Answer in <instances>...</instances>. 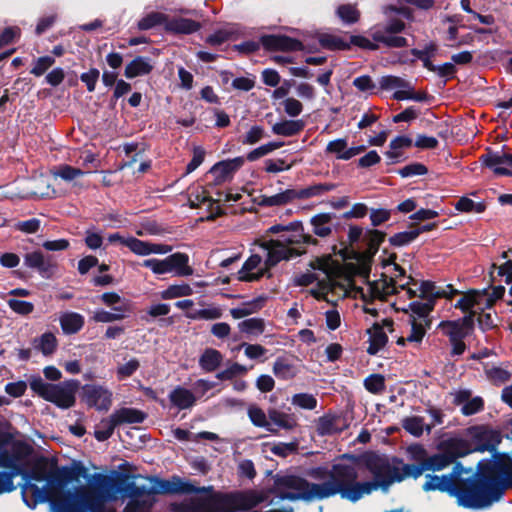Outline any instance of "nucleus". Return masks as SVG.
<instances>
[{
	"label": "nucleus",
	"instance_id": "nucleus-4",
	"mask_svg": "<svg viewBox=\"0 0 512 512\" xmlns=\"http://www.w3.org/2000/svg\"><path fill=\"white\" fill-rule=\"evenodd\" d=\"M26 482L46 481L49 488H64L72 481H78L80 477H87V468L81 461H73L71 466L58 467L56 460L47 457L37 459L32 467L25 473Z\"/></svg>",
	"mask_w": 512,
	"mask_h": 512
},
{
	"label": "nucleus",
	"instance_id": "nucleus-34",
	"mask_svg": "<svg viewBox=\"0 0 512 512\" xmlns=\"http://www.w3.org/2000/svg\"><path fill=\"white\" fill-rule=\"evenodd\" d=\"M305 127L303 120H284L272 126V132L276 135L291 137L299 134Z\"/></svg>",
	"mask_w": 512,
	"mask_h": 512
},
{
	"label": "nucleus",
	"instance_id": "nucleus-41",
	"mask_svg": "<svg viewBox=\"0 0 512 512\" xmlns=\"http://www.w3.org/2000/svg\"><path fill=\"white\" fill-rule=\"evenodd\" d=\"M242 333L252 336H259L265 330V322L262 318H249L238 324Z\"/></svg>",
	"mask_w": 512,
	"mask_h": 512
},
{
	"label": "nucleus",
	"instance_id": "nucleus-36",
	"mask_svg": "<svg viewBox=\"0 0 512 512\" xmlns=\"http://www.w3.org/2000/svg\"><path fill=\"white\" fill-rule=\"evenodd\" d=\"M424 471H428L425 459L417 464H405L402 462V464L399 465V482H402L407 477L417 479L423 474Z\"/></svg>",
	"mask_w": 512,
	"mask_h": 512
},
{
	"label": "nucleus",
	"instance_id": "nucleus-9",
	"mask_svg": "<svg viewBox=\"0 0 512 512\" xmlns=\"http://www.w3.org/2000/svg\"><path fill=\"white\" fill-rule=\"evenodd\" d=\"M327 475L329 480L320 483V486H316L317 491L323 495V499L339 494L342 499L347 500L351 487H353L358 479L356 467L349 464L336 463L332 465Z\"/></svg>",
	"mask_w": 512,
	"mask_h": 512
},
{
	"label": "nucleus",
	"instance_id": "nucleus-55",
	"mask_svg": "<svg viewBox=\"0 0 512 512\" xmlns=\"http://www.w3.org/2000/svg\"><path fill=\"white\" fill-rule=\"evenodd\" d=\"M235 33L231 30L227 29H219L215 31L213 34L207 36L205 42L210 46H219L224 42L234 39Z\"/></svg>",
	"mask_w": 512,
	"mask_h": 512
},
{
	"label": "nucleus",
	"instance_id": "nucleus-13",
	"mask_svg": "<svg viewBox=\"0 0 512 512\" xmlns=\"http://www.w3.org/2000/svg\"><path fill=\"white\" fill-rule=\"evenodd\" d=\"M318 41L322 48L330 51H348L352 45L369 51L379 49L378 44L372 43L369 38L362 35H351L350 40L346 41L340 36L323 33L320 34Z\"/></svg>",
	"mask_w": 512,
	"mask_h": 512
},
{
	"label": "nucleus",
	"instance_id": "nucleus-53",
	"mask_svg": "<svg viewBox=\"0 0 512 512\" xmlns=\"http://www.w3.org/2000/svg\"><path fill=\"white\" fill-rule=\"evenodd\" d=\"M35 347L44 355H51L56 350L57 339L53 333L46 332L40 336L39 343Z\"/></svg>",
	"mask_w": 512,
	"mask_h": 512
},
{
	"label": "nucleus",
	"instance_id": "nucleus-15",
	"mask_svg": "<svg viewBox=\"0 0 512 512\" xmlns=\"http://www.w3.org/2000/svg\"><path fill=\"white\" fill-rule=\"evenodd\" d=\"M228 504L223 495L212 497H194L181 502L175 508L176 512H225L223 506Z\"/></svg>",
	"mask_w": 512,
	"mask_h": 512
},
{
	"label": "nucleus",
	"instance_id": "nucleus-19",
	"mask_svg": "<svg viewBox=\"0 0 512 512\" xmlns=\"http://www.w3.org/2000/svg\"><path fill=\"white\" fill-rule=\"evenodd\" d=\"M262 247L268 251L265 259V265L273 268L282 260H290L293 257L302 255L305 251L296 248L285 247L281 240L270 239L262 244Z\"/></svg>",
	"mask_w": 512,
	"mask_h": 512
},
{
	"label": "nucleus",
	"instance_id": "nucleus-10",
	"mask_svg": "<svg viewBox=\"0 0 512 512\" xmlns=\"http://www.w3.org/2000/svg\"><path fill=\"white\" fill-rule=\"evenodd\" d=\"M470 439L456 437L457 441H461L468 450L467 455L473 452H490L499 453L498 445L502 441V435L498 430H494L484 425L472 426L467 429Z\"/></svg>",
	"mask_w": 512,
	"mask_h": 512
},
{
	"label": "nucleus",
	"instance_id": "nucleus-25",
	"mask_svg": "<svg viewBox=\"0 0 512 512\" xmlns=\"http://www.w3.org/2000/svg\"><path fill=\"white\" fill-rule=\"evenodd\" d=\"M486 295L487 288L481 290L470 289L455 303L454 307L466 314H470V312H475L473 307L481 304L482 299H484Z\"/></svg>",
	"mask_w": 512,
	"mask_h": 512
},
{
	"label": "nucleus",
	"instance_id": "nucleus-49",
	"mask_svg": "<svg viewBox=\"0 0 512 512\" xmlns=\"http://www.w3.org/2000/svg\"><path fill=\"white\" fill-rule=\"evenodd\" d=\"M335 183H318L309 187L301 189L303 199H309L315 196H320L326 192L332 191L336 188Z\"/></svg>",
	"mask_w": 512,
	"mask_h": 512
},
{
	"label": "nucleus",
	"instance_id": "nucleus-46",
	"mask_svg": "<svg viewBox=\"0 0 512 512\" xmlns=\"http://www.w3.org/2000/svg\"><path fill=\"white\" fill-rule=\"evenodd\" d=\"M387 234L378 229H366L362 237L363 243L367 247L380 248V245L385 241Z\"/></svg>",
	"mask_w": 512,
	"mask_h": 512
},
{
	"label": "nucleus",
	"instance_id": "nucleus-2",
	"mask_svg": "<svg viewBox=\"0 0 512 512\" xmlns=\"http://www.w3.org/2000/svg\"><path fill=\"white\" fill-rule=\"evenodd\" d=\"M93 482L88 486L78 487V497L88 512H104L103 504L111 499L116 493L125 497L139 499L145 495H154L152 487L145 485L138 486L134 481L129 480L127 474H116L115 477L95 473L92 475Z\"/></svg>",
	"mask_w": 512,
	"mask_h": 512
},
{
	"label": "nucleus",
	"instance_id": "nucleus-44",
	"mask_svg": "<svg viewBox=\"0 0 512 512\" xmlns=\"http://www.w3.org/2000/svg\"><path fill=\"white\" fill-rule=\"evenodd\" d=\"M268 417L271 421V424L286 430H290L296 425L295 421L291 418L290 415L276 409L269 410Z\"/></svg>",
	"mask_w": 512,
	"mask_h": 512
},
{
	"label": "nucleus",
	"instance_id": "nucleus-24",
	"mask_svg": "<svg viewBox=\"0 0 512 512\" xmlns=\"http://www.w3.org/2000/svg\"><path fill=\"white\" fill-rule=\"evenodd\" d=\"M170 403L179 410L189 409L196 403V397L189 389L176 386L168 395Z\"/></svg>",
	"mask_w": 512,
	"mask_h": 512
},
{
	"label": "nucleus",
	"instance_id": "nucleus-26",
	"mask_svg": "<svg viewBox=\"0 0 512 512\" xmlns=\"http://www.w3.org/2000/svg\"><path fill=\"white\" fill-rule=\"evenodd\" d=\"M369 334V346L367 353L369 355H376L388 342V336L383 330V325L375 322L370 329L367 330Z\"/></svg>",
	"mask_w": 512,
	"mask_h": 512
},
{
	"label": "nucleus",
	"instance_id": "nucleus-40",
	"mask_svg": "<svg viewBox=\"0 0 512 512\" xmlns=\"http://www.w3.org/2000/svg\"><path fill=\"white\" fill-rule=\"evenodd\" d=\"M167 22V15L161 12H151L140 19L137 27L141 31L152 29L156 26L164 25Z\"/></svg>",
	"mask_w": 512,
	"mask_h": 512
},
{
	"label": "nucleus",
	"instance_id": "nucleus-11",
	"mask_svg": "<svg viewBox=\"0 0 512 512\" xmlns=\"http://www.w3.org/2000/svg\"><path fill=\"white\" fill-rule=\"evenodd\" d=\"M438 452L425 459L428 471H441L450 465L459 463V458L467 456L468 450L456 437L441 440L437 445Z\"/></svg>",
	"mask_w": 512,
	"mask_h": 512
},
{
	"label": "nucleus",
	"instance_id": "nucleus-39",
	"mask_svg": "<svg viewBox=\"0 0 512 512\" xmlns=\"http://www.w3.org/2000/svg\"><path fill=\"white\" fill-rule=\"evenodd\" d=\"M336 15L347 25H353L360 19V11L352 4H341L336 9Z\"/></svg>",
	"mask_w": 512,
	"mask_h": 512
},
{
	"label": "nucleus",
	"instance_id": "nucleus-57",
	"mask_svg": "<svg viewBox=\"0 0 512 512\" xmlns=\"http://www.w3.org/2000/svg\"><path fill=\"white\" fill-rule=\"evenodd\" d=\"M435 303L432 301L419 302L413 301L409 304V309L413 312V314L417 315L419 318L426 319L430 313L434 310Z\"/></svg>",
	"mask_w": 512,
	"mask_h": 512
},
{
	"label": "nucleus",
	"instance_id": "nucleus-61",
	"mask_svg": "<svg viewBox=\"0 0 512 512\" xmlns=\"http://www.w3.org/2000/svg\"><path fill=\"white\" fill-rule=\"evenodd\" d=\"M84 174L85 172L82 169L67 164L60 165L57 172L55 173L56 176H59L65 181H72L77 177L83 176Z\"/></svg>",
	"mask_w": 512,
	"mask_h": 512
},
{
	"label": "nucleus",
	"instance_id": "nucleus-33",
	"mask_svg": "<svg viewBox=\"0 0 512 512\" xmlns=\"http://www.w3.org/2000/svg\"><path fill=\"white\" fill-rule=\"evenodd\" d=\"M335 218L333 213H319L311 217L310 224L313 233L318 237H327L332 233L331 222Z\"/></svg>",
	"mask_w": 512,
	"mask_h": 512
},
{
	"label": "nucleus",
	"instance_id": "nucleus-27",
	"mask_svg": "<svg viewBox=\"0 0 512 512\" xmlns=\"http://www.w3.org/2000/svg\"><path fill=\"white\" fill-rule=\"evenodd\" d=\"M118 426L122 424H139L147 418V413L136 408L122 407L112 413Z\"/></svg>",
	"mask_w": 512,
	"mask_h": 512
},
{
	"label": "nucleus",
	"instance_id": "nucleus-48",
	"mask_svg": "<svg viewBox=\"0 0 512 512\" xmlns=\"http://www.w3.org/2000/svg\"><path fill=\"white\" fill-rule=\"evenodd\" d=\"M222 316V311L218 307L194 310L186 313V317L192 320H214Z\"/></svg>",
	"mask_w": 512,
	"mask_h": 512
},
{
	"label": "nucleus",
	"instance_id": "nucleus-3",
	"mask_svg": "<svg viewBox=\"0 0 512 512\" xmlns=\"http://www.w3.org/2000/svg\"><path fill=\"white\" fill-rule=\"evenodd\" d=\"M22 500L31 509L38 504L50 502L55 512H88L78 497V487L75 492L64 491V488H49L46 483L42 488L34 483L20 485Z\"/></svg>",
	"mask_w": 512,
	"mask_h": 512
},
{
	"label": "nucleus",
	"instance_id": "nucleus-35",
	"mask_svg": "<svg viewBox=\"0 0 512 512\" xmlns=\"http://www.w3.org/2000/svg\"><path fill=\"white\" fill-rule=\"evenodd\" d=\"M503 154L504 153L493 151L488 147L486 148V152L479 157V162L483 167L488 168L495 173V169H499L501 165L506 164Z\"/></svg>",
	"mask_w": 512,
	"mask_h": 512
},
{
	"label": "nucleus",
	"instance_id": "nucleus-16",
	"mask_svg": "<svg viewBox=\"0 0 512 512\" xmlns=\"http://www.w3.org/2000/svg\"><path fill=\"white\" fill-rule=\"evenodd\" d=\"M23 264L29 269L35 270L45 279H50L56 273L58 264L54 256L44 255L41 250L27 252L23 257Z\"/></svg>",
	"mask_w": 512,
	"mask_h": 512
},
{
	"label": "nucleus",
	"instance_id": "nucleus-7",
	"mask_svg": "<svg viewBox=\"0 0 512 512\" xmlns=\"http://www.w3.org/2000/svg\"><path fill=\"white\" fill-rule=\"evenodd\" d=\"M402 459L375 451L364 452L363 466L372 474L373 479L382 483V492L388 493L394 483H399V465Z\"/></svg>",
	"mask_w": 512,
	"mask_h": 512
},
{
	"label": "nucleus",
	"instance_id": "nucleus-52",
	"mask_svg": "<svg viewBox=\"0 0 512 512\" xmlns=\"http://www.w3.org/2000/svg\"><path fill=\"white\" fill-rule=\"evenodd\" d=\"M193 293L189 284L170 285L161 293L163 299H174L178 297L190 296Z\"/></svg>",
	"mask_w": 512,
	"mask_h": 512
},
{
	"label": "nucleus",
	"instance_id": "nucleus-6",
	"mask_svg": "<svg viewBox=\"0 0 512 512\" xmlns=\"http://www.w3.org/2000/svg\"><path fill=\"white\" fill-rule=\"evenodd\" d=\"M188 494H205L204 497H212L215 494L223 495L226 502L223 506L225 512L247 511L258 507L266 500V495L255 489L233 490L229 492L216 491L213 486H195L190 482Z\"/></svg>",
	"mask_w": 512,
	"mask_h": 512
},
{
	"label": "nucleus",
	"instance_id": "nucleus-30",
	"mask_svg": "<svg viewBox=\"0 0 512 512\" xmlns=\"http://www.w3.org/2000/svg\"><path fill=\"white\" fill-rule=\"evenodd\" d=\"M272 371L273 374L281 380L293 379L298 373L296 366L287 356L277 357L273 364Z\"/></svg>",
	"mask_w": 512,
	"mask_h": 512
},
{
	"label": "nucleus",
	"instance_id": "nucleus-59",
	"mask_svg": "<svg viewBox=\"0 0 512 512\" xmlns=\"http://www.w3.org/2000/svg\"><path fill=\"white\" fill-rule=\"evenodd\" d=\"M247 372V368L239 363H233L231 366L216 374V378L221 381L232 380L237 375H242Z\"/></svg>",
	"mask_w": 512,
	"mask_h": 512
},
{
	"label": "nucleus",
	"instance_id": "nucleus-32",
	"mask_svg": "<svg viewBox=\"0 0 512 512\" xmlns=\"http://www.w3.org/2000/svg\"><path fill=\"white\" fill-rule=\"evenodd\" d=\"M84 324V317L77 312H65L60 317V326L66 335L78 333Z\"/></svg>",
	"mask_w": 512,
	"mask_h": 512
},
{
	"label": "nucleus",
	"instance_id": "nucleus-21",
	"mask_svg": "<svg viewBox=\"0 0 512 512\" xmlns=\"http://www.w3.org/2000/svg\"><path fill=\"white\" fill-rule=\"evenodd\" d=\"M243 156L226 159L215 163L209 170L214 176L213 185L218 186L233 178L234 174L244 165Z\"/></svg>",
	"mask_w": 512,
	"mask_h": 512
},
{
	"label": "nucleus",
	"instance_id": "nucleus-62",
	"mask_svg": "<svg viewBox=\"0 0 512 512\" xmlns=\"http://www.w3.org/2000/svg\"><path fill=\"white\" fill-rule=\"evenodd\" d=\"M21 30L17 26L5 27L0 33V48L12 44L17 38H20Z\"/></svg>",
	"mask_w": 512,
	"mask_h": 512
},
{
	"label": "nucleus",
	"instance_id": "nucleus-12",
	"mask_svg": "<svg viewBox=\"0 0 512 512\" xmlns=\"http://www.w3.org/2000/svg\"><path fill=\"white\" fill-rule=\"evenodd\" d=\"M189 256L186 253L176 252L165 259L151 258L143 261V266L151 269L154 274H165L175 271L178 276H190L194 270L189 266Z\"/></svg>",
	"mask_w": 512,
	"mask_h": 512
},
{
	"label": "nucleus",
	"instance_id": "nucleus-14",
	"mask_svg": "<svg viewBox=\"0 0 512 512\" xmlns=\"http://www.w3.org/2000/svg\"><path fill=\"white\" fill-rule=\"evenodd\" d=\"M475 315L476 312H470L457 320L441 321L438 328L449 338V341L464 340L474 331Z\"/></svg>",
	"mask_w": 512,
	"mask_h": 512
},
{
	"label": "nucleus",
	"instance_id": "nucleus-23",
	"mask_svg": "<svg viewBox=\"0 0 512 512\" xmlns=\"http://www.w3.org/2000/svg\"><path fill=\"white\" fill-rule=\"evenodd\" d=\"M201 28V24L198 21L188 18H172L167 17L165 23V30L175 34H192L197 32Z\"/></svg>",
	"mask_w": 512,
	"mask_h": 512
},
{
	"label": "nucleus",
	"instance_id": "nucleus-47",
	"mask_svg": "<svg viewBox=\"0 0 512 512\" xmlns=\"http://www.w3.org/2000/svg\"><path fill=\"white\" fill-rule=\"evenodd\" d=\"M364 387L372 394H381L386 388L385 377L381 374H370L364 379Z\"/></svg>",
	"mask_w": 512,
	"mask_h": 512
},
{
	"label": "nucleus",
	"instance_id": "nucleus-60",
	"mask_svg": "<svg viewBox=\"0 0 512 512\" xmlns=\"http://www.w3.org/2000/svg\"><path fill=\"white\" fill-rule=\"evenodd\" d=\"M9 308L19 315H29L34 311V304L24 300L11 298L7 301Z\"/></svg>",
	"mask_w": 512,
	"mask_h": 512
},
{
	"label": "nucleus",
	"instance_id": "nucleus-20",
	"mask_svg": "<svg viewBox=\"0 0 512 512\" xmlns=\"http://www.w3.org/2000/svg\"><path fill=\"white\" fill-rule=\"evenodd\" d=\"M152 485L153 494L161 495H176V494H188L190 488V482L183 480L179 476H172L171 479H162L156 476L149 477Z\"/></svg>",
	"mask_w": 512,
	"mask_h": 512
},
{
	"label": "nucleus",
	"instance_id": "nucleus-28",
	"mask_svg": "<svg viewBox=\"0 0 512 512\" xmlns=\"http://www.w3.org/2000/svg\"><path fill=\"white\" fill-rule=\"evenodd\" d=\"M153 65L148 58L136 56L130 61L124 70V76L127 79H133L139 76L148 75L152 72Z\"/></svg>",
	"mask_w": 512,
	"mask_h": 512
},
{
	"label": "nucleus",
	"instance_id": "nucleus-45",
	"mask_svg": "<svg viewBox=\"0 0 512 512\" xmlns=\"http://www.w3.org/2000/svg\"><path fill=\"white\" fill-rule=\"evenodd\" d=\"M402 427L414 437H420L424 431V419L420 416L406 417L402 420Z\"/></svg>",
	"mask_w": 512,
	"mask_h": 512
},
{
	"label": "nucleus",
	"instance_id": "nucleus-37",
	"mask_svg": "<svg viewBox=\"0 0 512 512\" xmlns=\"http://www.w3.org/2000/svg\"><path fill=\"white\" fill-rule=\"evenodd\" d=\"M296 234L292 235H281V241L283 242V245L285 247H289L291 245H300V244H307V245H318L319 241L311 236L310 234H306L304 232V229L302 231H293Z\"/></svg>",
	"mask_w": 512,
	"mask_h": 512
},
{
	"label": "nucleus",
	"instance_id": "nucleus-31",
	"mask_svg": "<svg viewBox=\"0 0 512 512\" xmlns=\"http://www.w3.org/2000/svg\"><path fill=\"white\" fill-rule=\"evenodd\" d=\"M222 353L214 348H206L199 357V366L204 372L216 371L222 364Z\"/></svg>",
	"mask_w": 512,
	"mask_h": 512
},
{
	"label": "nucleus",
	"instance_id": "nucleus-29",
	"mask_svg": "<svg viewBox=\"0 0 512 512\" xmlns=\"http://www.w3.org/2000/svg\"><path fill=\"white\" fill-rule=\"evenodd\" d=\"M382 483L383 482H377L374 479L363 482H359L358 480H356L353 487H351V491L349 493L347 500L352 503H355L359 501L364 495H369L376 490L382 491Z\"/></svg>",
	"mask_w": 512,
	"mask_h": 512
},
{
	"label": "nucleus",
	"instance_id": "nucleus-64",
	"mask_svg": "<svg viewBox=\"0 0 512 512\" xmlns=\"http://www.w3.org/2000/svg\"><path fill=\"white\" fill-rule=\"evenodd\" d=\"M428 173V168L419 162L411 163L398 170V174L403 177H411L415 175H425Z\"/></svg>",
	"mask_w": 512,
	"mask_h": 512
},
{
	"label": "nucleus",
	"instance_id": "nucleus-1",
	"mask_svg": "<svg viewBox=\"0 0 512 512\" xmlns=\"http://www.w3.org/2000/svg\"><path fill=\"white\" fill-rule=\"evenodd\" d=\"M422 489L425 492L439 491L456 498L461 507L482 510L499 502L492 488V482L487 478L486 471L477 463L476 470L456 463L452 470L442 476L426 474Z\"/></svg>",
	"mask_w": 512,
	"mask_h": 512
},
{
	"label": "nucleus",
	"instance_id": "nucleus-38",
	"mask_svg": "<svg viewBox=\"0 0 512 512\" xmlns=\"http://www.w3.org/2000/svg\"><path fill=\"white\" fill-rule=\"evenodd\" d=\"M117 426L118 425L111 414L108 418L102 419L96 426L94 437L100 442L106 441L113 435Z\"/></svg>",
	"mask_w": 512,
	"mask_h": 512
},
{
	"label": "nucleus",
	"instance_id": "nucleus-54",
	"mask_svg": "<svg viewBox=\"0 0 512 512\" xmlns=\"http://www.w3.org/2000/svg\"><path fill=\"white\" fill-rule=\"evenodd\" d=\"M122 243L137 255L145 256L150 254L149 242L142 241L135 237H130L128 239L123 240Z\"/></svg>",
	"mask_w": 512,
	"mask_h": 512
},
{
	"label": "nucleus",
	"instance_id": "nucleus-56",
	"mask_svg": "<svg viewBox=\"0 0 512 512\" xmlns=\"http://www.w3.org/2000/svg\"><path fill=\"white\" fill-rule=\"evenodd\" d=\"M140 368V362L136 358L130 359L127 363L117 367L116 375L118 380L131 377Z\"/></svg>",
	"mask_w": 512,
	"mask_h": 512
},
{
	"label": "nucleus",
	"instance_id": "nucleus-5",
	"mask_svg": "<svg viewBox=\"0 0 512 512\" xmlns=\"http://www.w3.org/2000/svg\"><path fill=\"white\" fill-rule=\"evenodd\" d=\"M28 382L30 389L36 395L61 409H68L75 405V393L80 384L78 380L52 384L45 382L40 375L35 374L29 377Z\"/></svg>",
	"mask_w": 512,
	"mask_h": 512
},
{
	"label": "nucleus",
	"instance_id": "nucleus-22",
	"mask_svg": "<svg viewBox=\"0 0 512 512\" xmlns=\"http://www.w3.org/2000/svg\"><path fill=\"white\" fill-rule=\"evenodd\" d=\"M370 40L372 43L383 45L385 48H404L408 46V40L403 36L388 33L384 29H374L370 31Z\"/></svg>",
	"mask_w": 512,
	"mask_h": 512
},
{
	"label": "nucleus",
	"instance_id": "nucleus-51",
	"mask_svg": "<svg viewBox=\"0 0 512 512\" xmlns=\"http://www.w3.org/2000/svg\"><path fill=\"white\" fill-rule=\"evenodd\" d=\"M418 236L419 232L417 231H403L392 235L389 237L388 241L393 247H402L413 242L415 239H417Z\"/></svg>",
	"mask_w": 512,
	"mask_h": 512
},
{
	"label": "nucleus",
	"instance_id": "nucleus-42",
	"mask_svg": "<svg viewBox=\"0 0 512 512\" xmlns=\"http://www.w3.org/2000/svg\"><path fill=\"white\" fill-rule=\"evenodd\" d=\"M248 416L253 425L265 428L266 430L273 434H276L278 432V430L275 429L269 421H267L266 414L261 408L255 406L250 407L248 409Z\"/></svg>",
	"mask_w": 512,
	"mask_h": 512
},
{
	"label": "nucleus",
	"instance_id": "nucleus-58",
	"mask_svg": "<svg viewBox=\"0 0 512 512\" xmlns=\"http://www.w3.org/2000/svg\"><path fill=\"white\" fill-rule=\"evenodd\" d=\"M292 403L300 408L313 410L317 406V399L308 393H298L292 398Z\"/></svg>",
	"mask_w": 512,
	"mask_h": 512
},
{
	"label": "nucleus",
	"instance_id": "nucleus-63",
	"mask_svg": "<svg viewBox=\"0 0 512 512\" xmlns=\"http://www.w3.org/2000/svg\"><path fill=\"white\" fill-rule=\"evenodd\" d=\"M484 409V400L480 396L470 398L461 408V413L465 416H471L481 412Z\"/></svg>",
	"mask_w": 512,
	"mask_h": 512
},
{
	"label": "nucleus",
	"instance_id": "nucleus-43",
	"mask_svg": "<svg viewBox=\"0 0 512 512\" xmlns=\"http://www.w3.org/2000/svg\"><path fill=\"white\" fill-rule=\"evenodd\" d=\"M420 294L418 295L421 299L426 301H432L436 304V300L441 296H446L443 292H439L440 288H437L435 283L430 280H423L420 283Z\"/></svg>",
	"mask_w": 512,
	"mask_h": 512
},
{
	"label": "nucleus",
	"instance_id": "nucleus-17",
	"mask_svg": "<svg viewBox=\"0 0 512 512\" xmlns=\"http://www.w3.org/2000/svg\"><path fill=\"white\" fill-rule=\"evenodd\" d=\"M260 43L268 52H296L304 50V44L300 40L284 34L261 35Z\"/></svg>",
	"mask_w": 512,
	"mask_h": 512
},
{
	"label": "nucleus",
	"instance_id": "nucleus-50",
	"mask_svg": "<svg viewBox=\"0 0 512 512\" xmlns=\"http://www.w3.org/2000/svg\"><path fill=\"white\" fill-rule=\"evenodd\" d=\"M379 87L381 90H392L396 88H410V83L405 79L394 76H382L379 80Z\"/></svg>",
	"mask_w": 512,
	"mask_h": 512
},
{
	"label": "nucleus",
	"instance_id": "nucleus-18",
	"mask_svg": "<svg viewBox=\"0 0 512 512\" xmlns=\"http://www.w3.org/2000/svg\"><path fill=\"white\" fill-rule=\"evenodd\" d=\"M84 402L99 411H108L112 405V392L101 385L85 384L82 387Z\"/></svg>",
	"mask_w": 512,
	"mask_h": 512
},
{
	"label": "nucleus",
	"instance_id": "nucleus-8",
	"mask_svg": "<svg viewBox=\"0 0 512 512\" xmlns=\"http://www.w3.org/2000/svg\"><path fill=\"white\" fill-rule=\"evenodd\" d=\"M316 486L320 483H311L305 478L296 475H277L274 478L273 492L281 500L297 501L303 500L309 502L314 498L323 499Z\"/></svg>",
	"mask_w": 512,
	"mask_h": 512
}]
</instances>
